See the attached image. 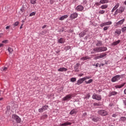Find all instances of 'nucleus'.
Wrapping results in <instances>:
<instances>
[{
    "label": "nucleus",
    "mask_w": 126,
    "mask_h": 126,
    "mask_svg": "<svg viewBox=\"0 0 126 126\" xmlns=\"http://www.w3.org/2000/svg\"><path fill=\"white\" fill-rule=\"evenodd\" d=\"M12 121H16L17 124H20V123H21V119L15 114H13L12 116Z\"/></svg>",
    "instance_id": "f257e3e1"
},
{
    "label": "nucleus",
    "mask_w": 126,
    "mask_h": 126,
    "mask_svg": "<svg viewBox=\"0 0 126 126\" xmlns=\"http://www.w3.org/2000/svg\"><path fill=\"white\" fill-rule=\"evenodd\" d=\"M125 11V8L123 6H120L119 9H117L114 13V15H117L118 13H123Z\"/></svg>",
    "instance_id": "f03ea898"
},
{
    "label": "nucleus",
    "mask_w": 126,
    "mask_h": 126,
    "mask_svg": "<svg viewBox=\"0 0 126 126\" xmlns=\"http://www.w3.org/2000/svg\"><path fill=\"white\" fill-rule=\"evenodd\" d=\"M98 114L100 115V116L105 117L108 115V112L105 110H100L98 111Z\"/></svg>",
    "instance_id": "7ed1b4c3"
},
{
    "label": "nucleus",
    "mask_w": 126,
    "mask_h": 126,
    "mask_svg": "<svg viewBox=\"0 0 126 126\" xmlns=\"http://www.w3.org/2000/svg\"><path fill=\"white\" fill-rule=\"evenodd\" d=\"M72 98V94H69L66 95L65 96L63 97L62 98L63 101H66V102H68V101H69L71 98Z\"/></svg>",
    "instance_id": "20e7f679"
},
{
    "label": "nucleus",
    "mask_w": 126,
    "mask_h": 126,
    "mask_svg": "<svg viewBox=\"0 0 126 126\" xmlns=\"http://www.w3.org/2000/svg\"><path fill=\"white\" fill-rule=\"evenodd\" d=\"M122 76V75H117L112 78L111 81L112 82H116V81H118V80H120Z\"/></svg>",
    "instance_id": "39448f33"
},
{
    "label": "nucleus",
    "mask_w": 126,
    "mask_h": 126,
    "mask_svg": "<svg viewBox=\"0 0 126 126\" xmlns=\"http://www.w3.org/2000/svg\"><path fill=\"white\" fill-rule=\"evenodd\" d=\"M92 98L94 100H97V101H99V100H101V99H102V97L101 96V95L97 94H93Z\"/></svg>",
    "instance_id": "423d86ee"
},
{
    "label": "nucleus",
    "mask_w": 126,
    "mask_h": 126,
    "mask_svg": "<svg viewBox=\"0 0 126 126\" xmlns=\"http://www.w3.org/2000/svg\"><path fill=\"white\" fill-rule=\"evenodd\" d=\"M48 108H49V106H48V105H44L38 109V112L39 113H43L44 111L48 110Z\"/></svg>",
    "instance_id": "0eeeda50"
},
{
    "label": "nucleus",
    "mask_w": 126,
    "mask_h": 126,
    "mask_svg": "<svg viewBox=\"0 0 126 126\" xmlns=\"http://www.w3.org/2000/svg\"><path fill=\"white\" fill-rule=\"evenodd\" d=\"M96 53H101L100 47L94 48L91 52V54H96Z\"/></svg>",
    "instance_id": "6e6552de"
},
{
    "label": "nucleus",
    "mask_w": 126,
    "mask_h": 126,
    "mask_svg": "<svg viewBox=\"0 0 126 126\" xmlns=\"http://www.w3.org/2000/svg\"><path fill=\"white\" fill-rule=\"evenodd\" d=\"M107 56V54L106 53H102L100 54V55L96 56L94 58V60H99V59H103L104 57H106Z\"/></svg>",
    "instance_id": "1a4fd4ad"
},
{
    "label": "nucleus",
    "mask_w": 126,
    "mask_h": 126,
    "mask_svg": "<svg viewBox=\"0 0 126 126\" xmlns=\"http://www.w3.org/2000/svg\"><path fill=\"white\" fill-rule=\"evenodd\" d=\"M112 21L106 22L100 24V27H104V26H107L108 25H111Z\"/></svg>",
    "instance_id": "9d476101"
},
{
    "label": "nucleus",
    "mask_w": 126,
    "mask_h": 126,
    "mask_svg": "<svg viewBox=\"0 0 126 126\" xmlns=\"http://www.w3.org/2000/svg\"><path fill=\"white\" fill-rule=\"evenodd\" d=\"M77 16H78V14H77L76 12H74L71 14L70 18H71V19H75Z\"/></svg>",
    "instance_id": "9b49d317"
},
{
    "label": "nucleus",
    "mask_w": 126,
    "mask_h": 126,
    "mask_svg": "<svg viewBox=\"0 0 126 126\" xmlns=\"http://www.w3.org/2000/svg\"><path fill=\"white\" fill-rule=\"evenodd\" d=\"M83 81H85V79L84 78H82L79 79L76 83L77 85H80V84H82V83H83Z\"/></svg>",
    "instance_id": "f8f14e48"
},
{
    "label": "nucleus",
    "mask_w": 126,
    "mask_h": 126,
    "mask_svg": "<svg viewBox=\"0 0 126 126\" xmlns=\"http://www.w3.org/2000/svg\"><path fill=\"white\" fill-rule=\"evenodd\" d=\"M83 9H84V7L81 5H78L76 7V10H77V11H82Z\"/></svg>",
    "instance_id": "ddd939ff"
},
{
    "label": "nucleus",
    "mask_w": 126,
    "mask_h": 126,
    "mask_svg": "<svg viewBox=\"0 0 126 126\" xmlns=\"http://www.w3.org/2000/svg\"><path fill=\"white\" fill-rule=\"evenodd\" d=\"M125 19H123L121 20H120L119 21H118V22L116 23V25H122V24H124V22H125Z\"/></svg>",
    "instance_id": "4468645a"
},
{
    "label": "nucleus",
    "mask_w": 126,
    "mask_h": 126,
    "mask_svg": "<svg viewBox=\"0 0 126 126\" xmlns=\"http://www.w3.org/2000/svg\"><path fill=\"white\" fill-rule=\"evenodd\" d=\"M90 119L93 121V122H98L99 121V119L98 117H94V116H92L90 117Z\"/></svg>",
    "instance_id": "2eb2a0df"
},
{
    "label": "nucleus",
    "mask_w": 126,
    "mask_h": 126,
    "mask_svg": "<svg viewBox=\"0 0 126 126\" xmlns=\"http://www.w3.org/2000/svg\"><path fill=\"white\" fill-rule=\"evenodd\" d=\"M70 125H71V123L66 122L63 124H60V126H70Z\"/></svg>",
    "instance_id": "dca6fc26"
},
{
    "label": "nucleus",
    "mask_w": 126,
    "mask_h": 126,
    "mask_svg": "<svg viewBox=\"0 0 126 126\" xmlns=\"http://www.w3.org/2000/svg\"><path fill=\"white\" fill-rule=\"evenodd\" d=\"M6 109V113L8 114V115H11V112H10V106H7Z\"/></svg>",
    "instance_id": "f3484780"
},
{
    "label": "nucleus",
    "mask_w": 126,
    "mask_h": 126,
    "mask_svg": "<svg viewBox=\"0 0 126 126\" xmlns=\"http://www.w3.org/2000/svg\"><path fill=\"white\" fill-rule=\"evenodd\" d=\"M115 32V34L118 35V36H120V35L122 34V31H121V29H116Z\"/></svg>",
    "instance_id": "a211bd4d"
},
{
    "label": "nucleus",
    "mask_w": 126,
    "mask_h": 126,
    "mask_svg": "<svg viewBox=\"0 0 126 126\" xmlns=\"http://www.w3.org/2000/svg\"><path fill=\"white\" fill-rule=\"evenodd\" d=\"M68 17V16L67 15H63L60 17L59 18V20H61V21H63V20H64V19H66V18H67Z\"/></svg>",
    "instance_id": "6ab92c4d"
},
{
    "label": "nucleus",
    "mask_w": 126,
    "mask_h": 126,
    "mask_svg": "<svg viewBox=\"0 0 126 126\" xmlns=\"http://www.w3.org/2000/svg\"><path fill=\"white\" fill-rule=\"evenodd\" d=\"M99 47L100 49V53H102V52H106V51L107 50V47L104 46Z\"/></svg>",
    "instance_id": "aec40b11"
},
{
    "label": "nucleus",
    "mask_w": 126,
    "mask_h": 126,
    "mask_svg": "<svg viewBox=\"0 0 126 126\" xmlns=\"http://www.w3.org/2000/svg\"><path fill=\"white\" fill-rule=\"evenodd\" d=\"M67 70V68H64V67H61L58 70V71L63 72V71H66Z\"/></svg>",
    "instance_id": "412c9836"
},
{
    "label": "nucleus",
    "mask_w": 126,
    "mask_h": 126,
    "mask_svg": "<svg viewBox=\"0 0 126 126\" xmlns=\"http://www.w3.org/2000/svg\"><path fill=\"white\" fill-rule=\"evenodd\" d=\"M118 94V93L116 92L113 91L111 93H110L109 94V96L111 97V96H115V95H117Z\"/></svg>",
    "instance_id": "4be33fe9"
},
{
    "label": "nucleus",
    "mask_w": 126,
    "mask_h": 126,
    "mask_svg": "<svg viewBox=\"0 0 126 126\" xmlns=\"http://www.w3.org/2000/svg\"><path fill=\"white\" fill-rule=\"evenodd\" d=\"M125 84H126V83L122 84V85H116L115 86V88L116 89H118V88H122V87H124V86H125Z\"/></svg>",
    "instance_id": "5701e85b"
},
{
    "label": "nucleus",
    "mask_w": 126,
    "mask_h": 126,
    "mask_svg": "<svg viewBox=\"0 0 126 126\" xmlns=\"http://www.w3.org/2000/svg\"><path fill=\"white\" fill-rule=\"evenodd\" d=\"M102 45V41L100 40H97V42L96 44V47H101Z\"/></svg>",
    "instance_id": "b1692460"
},
{
    "label": "nucleus",
    "mask_w": 126,
    "mask_h": 126,
    "mask_svg": "<svg viewBox=\"0 0 126 126\" xmlns=\"http://www.w3.org/2000/svg\"><path fill=\"white\" fill-rule=\"evenodd\" d=\"M58 43L60 44H63L64 43V39H63V38H61L58 40Z\"/></svg>",
    "instance_id": "393cba45"
},
{
    "label": "nucleus",
    "mask_w": 126,
    "mask_h": 126,
    "mask_svg": "<svg viewBox=\"0 0 126 126\" xmlns=\"http://www.w3.org/2000/svg\"><path fill=\"white\" fill-rule=\"evenodd\" d=\"M99 8H100L101 9H106V8H108V5L107 4H104L101 5Z\"/></svg>",
    "instance_id": "a878e982"
},
{
    "label": "nucleus",
    "mask_w": 126,
    "mask_h": 126,
    "mask_svg": "<svg viewBox=\"0 0 126 126\" xmlns=\"http://www.w3.org/2000/svg\"><path fill=\"white\" fill-rule=\"evenodd\" d=\"M100 2L101 4H104L105 3H108L109 2V0H100Z\"/></svg>",
    "instance_id": "bb28decb"
},
{
    "label": "nucleus",
    "mask_w": 126,
    "mask_h": 126,
    "mask_svg": "<svg viewBox=\"0 0 126 126\" xmlns=\"http://www.w3.org/2000/svg\"><path fill=\"white\" fill-rule=\"evenodd\" d=\"M121 42V40H118L112 43V45H113V46H117V45H118V44H120V42Z\"/></svg>",
    "instance_id": "cd10ccee"
},
{
    "label": "nucleus",
    "mask_w": 126,
    "mask_h": 126,
    "mask_svg": "<svg viewBox=\"0 0 126 126\" xmlns=\"http://www.w3.org/2000/svg\"><path fill=\"white\" fill-rule=\"evenodd\" d=\"M77 111L75 109H72L69 113L70 115H73V114H76Z\"/></svg>",
    "instance_id": "c85d7f7f"
},
{
    "label": "nucleus",
    "mask_w": 126,
    "mask_h": 126,
    "mask_svg": "<svg viewBox=\"0 0 126 126\" xmlns=\"http://www.w3.org/2000/svg\"><path fill=\"white\" fill-rule=\"evenodd\" d=\"M79 36L80 38H81V37H84V36H85V32H81L79 34Z\"/></svg>",
    "instance_id": "c756f323"
},
{
    "label": "nucleus",
    "mask_w": 126,
    "mask_h": 126,
    "mask_svg": "<svg viewBox=\"0 0 126 126\" xmlns=\"http://www.w3.org/2000/svg\"><path fill=\"white\" fill-rule=\"evenodd\" d=\"M121 31L122 32V33H125V32H126V27L124 26V27H122L121 29Z\"/></svg>",
    "instance_id": "7c9ffc66"
},
{
    "label": "nucleus",
    "mask_w": 126,
    "mask_h": 126,
    "mask_svg": "<svg viewBox=\"0 0 126 126\" xmlns=\"http://www.w3.org/2000/svg\"><path fill=\"white\" fill-rule=\"evenodd\" d=\"M126 117H122L120 118V122H126Z\"/></svg>",
    "instance_id": "2f4dec72"
},
{
    "label": "nucleus",
    "mask_w": 126,
    "mask_h": 126,
    "mask_svg": "<svg viewBox=\"0 0 126 126\" xmlns=\"http://www.w3.org/2000/svg\"><path fill=\"white\" fill-rule=\"evenodd\" d=\"M93 82V80H92V79H90V80H89L88 81H85V83L86 84H90V83H92V82Z\"/></svg>",
    "instance_id": "473e14b6"
},
{
    "label": "nucleus",
    "mask_w": 126,
    "mask_h": 126,
    "mask_svg": "<svg viewBox=\"0 0 126 126\" xmlns=\"http://www.w3.org/2000/svg\"><path fill=\"white\" fill-rule=\"evenodd\" d=\"M105 12H106V11L104 10H99V11H98L99 14H104Z\"/></svg>",
    "instance_id": "72a5a7b5"
},
{
    "label": "nucleus",
    "mask_w": 126,
    "mask_h": 126,
    "mask_svg": "<svg viewBox=\"0 0 126 126\" xmlns=\"http://www.w3.org/2000/svg\"><path fill=\"white\" fill-rule=\"evenodd\" d=\"M8 51L9 53H10V54H11V53H12V52H13V49L10 47H9L8 48Z\"/></svg>",
    "instance_id": "f704fd0d"
},
{
    "label": "nucleus",
    "mask_w": 126,
    "mask_h": 126,
    "mask_svg": "<svg viewBox=\"0 0 126 126\" xmlns=\"http://www.w3.org/2000/svg\"><path fill=\"white\" fill-rule=\"evenodd\" d=\"M71 82H75L76 81V78H71L70 79Z\"/></svg>",
    "instance_id": "c9c22d12"
},
{
    "label": "nucleus",
    "mask_w": 126,
    "mask_h": 126,
    "mask_svg": "<svg viewBox=\"0 0 126 126\" xmlns=\"http://www.w3.org/2000/svg\"><path fill=\"white\" fill-rule=\"evenodd\" d=\"M18 24H19V22L17 21L15 22V23L13 25L14 27H16V26H18Z\"/></svg>",
    "instance_id": "e433bc0d"
},
{
    "label": "nucleus",
    "mask_w": 126,
    "mask_h": 126,
    "mask_svg": "<svg viewBox=\"0 0 126 126\" xmlns=\"http://www.w3.org/2000/svg\"><path fill=\"white\" fill-rule=\"evenodd\" d=\"M101 3L100 2V1L99 2H96L95 3L94 5H95L96 6H99V5H101Z\"/></svg>",
    "instance_id": "4c0bfd02"
},
{
    "label": "nucleus",
    "mask_w": 126,
    "mask_h": 126,
    "mask_svg": "<svg viewBox=\"0 0 126 126\" xmlns=\"http://www.w3.org/2000/svg\"><path fill=\"white\" fill-rule=\"evenodd\" d=\"M94 66H95V67H98V66H101V65H100V64H99V63H97L96 64H93Z\"/></svg>",
    "instance_id": "58836bf2"
},
{
    "label": "nucleus",
    "mask_w": 126,
    "mask_h": 126,
    "mask_svg": "<svg viewBox=\"0 0 126 126\" xmlns=\"http://www.w3.org/2000/svg\"><path fill=\"white\" fill-rule=\"evenodd\" d=\"M36 14V12H32L30 14V16H34Z\"/></svg>",
    "instance_id": "ea45409f"
},
{
    "label": "nucleus",
    "mask_w": 126,
    "mask_h": 126,
    "mask_svg": "<svg viewBox=\"0 0 126 126\" xmlns=\"http://www.w3.org/2000/svg\"><path fill=\"white\" fill-rule=\"evenodd\" d=\"M31 3L32 4H35L36 3V0H31Z\"/></svg>",
    "instance_id": "a19ab883"
},
{
    "label": "nucleus",
    "mask_w": 126,
    "mask_h": 126,
    "mask_svg": "<svg viewBox=\"0 0 126 126\" xmlns=\"http://www.w3.org/2000/svg\"><path fill=\"white\" fill-rule=\"evenodd\" d=\"M93 105H94V106H100L101 105L100 103H96V102L94 103Z\"/></svg>",
    "instance_id": "79ce46f5"
},
{
    "label": "nucleus",
    "mask_w": 126,
    "mask_h": 126,
    "mask_svg": "<svg viewBox=\"0 0 126 126\" xmlns=\"http://www.w3.org/2000/svg\"><path fill=\"white\" fill-rule=\"evenodd\" d=\"M88 58H87V57H83L82 58H81V61H86V60H88Z\"/></svg>",
    "instance_id": "37998d69"
},
{
    "label": "nucleus",
    "mask_w": 126,
    "mask_h": 126,
    "mask_svg": "<svg viewBox=\"0 0 126 126\" xmlns=\"http://www.w3.org/2000/svg\"><path fill=\"white\" fill-rule=\"evenodd\" d=\"M119 6H120V3H117L114 7L117 9V8H119Z\"/></svg>",
    "instance_id": "c03bdc74"
},
{
    "label": "nucleus",
    "mask_w": 126,
    "mask_h": 126,
    "mask_svg": "<svg viewBox=\"0 0 126 126\" xmlns=\"http://www.w3.org/2000/svg\"><path fill=\"white\" fill-rule=\"evenodd\" d=\"M84 79H85V80H86L87 79H90V78H91V76H86V77H84Z\"/></svg>",
    "instance_id": "a18cd8bd"
},
{
    "label": "nucleus",
    "mask_w": 126,
    "mask_h": 126,
    "mask_svg": "<svg viewBox=\"0 0 126 126\" xmlns=\"http://www.w3.org/2000/svg\"><path fill=\"white\" fill-rule=\"evenodd\" d=\"M2 69L3 71H6V70H7V67H2Z\"/></svg>",
    "instance_id": "49530a36"
},
{
    "label": "nucleus",
    "mask_w": 126,
    "mask_h": 126,
    "mask_svg": "<svg viewBox=\"0 0 126 126\" xmlns=\"http://www.w3.org/2000/svg\"><path fill=\"white\" fill-rule=\"evenodd\" d=\"M85 98L89 99L90 98V94H88L87 95L85 96Z\"/></svg>",
    "instance_id": "de8ad7c7"
},
{
    "label": "nucleus",
    "mask_w": 126,
    "mask_h": 126,
    "mask_svg": "<svg viewBox=\"0 0 126 126\" xmlns=\"http://www.w3.org/2000/svg\"><path fill=\"white\" fill-rule=\"evenodd\" d=\"M108 29H109V27H105L103 28L104 31H106L108 30Z\"/></svg>",
    "instance_id": "09e8293b"
},
{
    "label": "nucleus",
    "mask_w": 126,
    "mask_h": 126,
    "mask_svg": "<svg viewBox=\"0 0 126 126\" xmlns=\"http://www.w3.org/2000/svg\"><path fill=\"white\" fill-rule=\"evenodd\" d=\"M55 1H56V0H50V3L51 4H53V3H54V2H55Z\"/></svg>",
    "instance_id": "8fccbe9b"
},
{
    "label": "nucleus",
    "mask_w": 126,
    "mask_h": 126,
    "mask_svg": "<svg viewBox=\"0 0 126 126\" xmlns=\"http://www.w3.org/2000/svg\"><path fill=\"white\" fill-rule=\"evenodd\" d=\"M117 116H118V114H117V113H115L112 115V117L113 118H116V117H117Z\"/></svg>",
    "instance_id": "3c124183"
},
{
    "label": "nucleus",
    "mask_w": 126,
    "mask_h": 126,
    "mask_svg": "<svg viewBox=\"0 0 126 126\" xmlns=\"http://www.w3.org/2000/svg\"><path fill=\"white\" fill-rule=\"evenodd\" d=\"M1 96V92H0V97ZM2 100H3V97H0V101H1Z\"/></svg>",
    "instance_id": "603ef678"
},
{
    "label": "nucleus",
    "mask_w": 126,
    "mask_h": 126,
    "mask_svg": "<svg viewBox=\"0 0 126 126\" xmlns=\"http://www.w3.org/2000/svg\"><path fill=\"white\" fill-rule=\"evenodd\" d=\"M2 43H4V44H7V40H4L2 41Z\"/></svg>",
    "instance_id": "864d4df0"
},
{
    "label": "nucleus",
    "mask_w": 126,
    "mask_h": 126,
    "mask_svg": "<svg viewBox=\"0 0 126 126\" xmlns=\"http://www.w3.org/2000/svg\"><path fill=\"white\" fill-rule=\"evenodd\" d=\"M83 75H84V74L83 73H80L78 75V76L80 77H81V76H83Z\"/></svg>",
    "instance_id": "5fc2aeb1"
},
{
    "label": "nucleus",
    "mask_w": 126,
    "mask_h": 126,
    "mask_svg": "<svg viewBox=\"0 0 126 126\" xmlns=\"http://www.w3.org/2000/svg\"><path fill=\"white\" fill-rule=\"evenodd\" d=\"M116 8L114 7L113 8H112V10H111V12H114V11H115V10H116Z\"/></svg>",
    "instance_id": "6e6d98bb"
},
{
    "label": "nucleus",
    "mask_w": 126,
    "mask_h": 126,
    "mask_svg": "<svg viewBox=\"0 0 126 126\" xmlns=\"http://www.w3.org/2000/svg\"><path fill=\"white\" fill-rule=\"evenodd\" d=\"M47 27L46 25H44L43 26H42V29H44V28H46Z\"/></svg>",
    "instance_id": "4d7b16f0"
},
{
    "label": "nucleus",
    "mask_w": 126,
    "mask_h": 126,
    "mask_svg": "<svg viewBox=\"0 0 126 126\" xmlns=\"http://www.w3.org/2000/svg\"><path fill=\"white\" fill-rule=\"evenodd\" d=\"M123 102L124 103V105H125V106H126V99L123 100Z\"/></svg>",
    "instance_id": "13d9d810"
},
{
    "label": "nucleus",
    "mask_w": 126,
    "mask_h": 126,
    "mask_svg": "<svg viewBox=\"0 0 126 126\" xmlns=\"http://www.w3.org/2000/svg\"><path fill=\"white\" fill-rule=\"evenodd\" d=\"M9 28H10V26H8L6 27L5 29H6V30H7V29H9Z\"/></svg>",
    "instance_id": "bf43d9fd"
},
{
    "label": "nucleus",
    "mask_w": 126,
    "mask_h": 126,
    "mask_svg": "<svg viewBox=\"0 0 126 126\" xmlns=\"http://www.w3.org/2000/svg\"><path fill=\"white\" fill-rule=\"evenodd\" d=\"M66 48H67V50H69V49H70V46H66Z\"/></svg>",
    "instance_id": "052dcab7"
},
{
    "label": "nucleus",
    "mask_w": 126,
    "mask_h": 126,
    "mask_svg": "<svg viewBox=\"0 0 126 126\" xmlns=\"http://www.w3.org/2000/svg\"><path fill=\"white\" fill-rule=\"evenodd\" d=\"M3 44H2V43H0V48L1 47H3Z\"/></svg>",
    "instance_id": "680f3d73"
},
{
    "label": "nucleus",
    "mask_w": 126,
    "mask_h": 126,
    "mask_svg": "<svg viewBox=\"0 0 126 126\" xmlns=\"http://www.w3.org/2000/svg\"><path fill=\"white\" fill-rule=\"evenodd\" d=\"M22 26H23V24L21 25L20 29H22Z\"/></svg>",
    "instance_id": "e2e57ef3"
},
{
    "label": "nucleus",
    "mask_w": 126,
    "mask_h": 126,
    "mask_svg": "<svg viewBox=\"0 0 126 126\" xmlns=\"http://www.w3.org/2000/svg\"><path fill=\"white\" fill-rule=\"evenodd\" d=\"M3 33H0V38L2 36Z\"/></svg>",
    "instance_id": "0e129e2a"
},
{
    "label": "nucleus",
    "mask_w": 126,
    "mask_h": 126,
    "mask_svg": "<svg viewBox=\"0 0 126 126\" xmlns=\"http://www.w3.org/2000/svg\"><path fill=\"white\" fill-rule=\"evenodd\" d=\"M86 115H87V113L86 112H85V113H84L83 114V115H84V116H86Z\"/></svg>",
    "instance_id": "69168bd1"
},
{
    "label": "nucleus",
    "mask_w": 126,
    "mask_h": 126,
    "mask_svg": "<svg viewBox=\"0 0 126 126\" xmlns=\"http://www.w3.org/2000/svg\"><path fill=\"white\" fill-rule=\"evenodd\" d=\"M124 93L125 94H126V89L124 90Z\"/></svg>",
    "instance_id": "338daca9"
},
{
    "label": "nucleus",
    "mask_w": 126,
    "mask_h": 126,
    "mask_svg": "<svg viewBox=\"0 0 126 126\" xmlns=\"http://www.w3.org/2000/svg\"><path fill=\"white\" fill-rule=\"evenodd\" d=\"M124 4H125V5H126V0L125 1H124Z\"/></svg>",
    "instance_id": "774afa93"
}]
</instances>
